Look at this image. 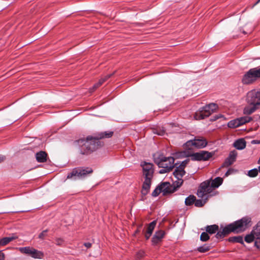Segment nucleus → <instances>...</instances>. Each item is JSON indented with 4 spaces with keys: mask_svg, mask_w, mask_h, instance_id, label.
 I'll use <instances>...</instances> for the list:
<instances>
[{
    "mask_svg": "<svg viewBox=\"0 0 260 260\" xmlns=\"http://www.w3.org/2000/svg\"><path fill=\"white\" fill-rule=\"evenodd\" d=\"M17 249L21 253L29 255L35 259H42L44 256L43 251L38 250L32 247H18Z\"/></svg>",
    "mask_w": 260,
    "mask_h": 260,
    "instance_id": "1a4fd4ad",
    "label": "nucleus"
},
{
    "mask_svg": "<svg viewBox=\"0 0 260 260\" xmlns=\"http://www.w3.org/2000/svg\"><path fill=\"white\" fill-rule=\"evenodd\" d=\"M185 174V171L181 167H176L173 175L177 180L173 182V185L177 188L180 187L182 184L183 182L182 177Z\"/></svg>",
    "mask_w": 260,
    "mask_h": 260,
    "instance_id": "9b49d317",
    "label": "nucleus"
},
{
    "mask_svg": "<svg viewBox=\"0 0 260 260\" xmlns=\"http://www.w3.org/2000/svg\"><path fill=\"white\" fill-rule=\"evenodd\" d=\"M17 238L16 236H11L9 237H4L0 239V246H5L9 243Z\"/></svg>",
    "mask_w": 260,
    "mask_h": 260,
    "instance_id": "4be33fe9",
    "label": "nucleus"
},
{
    "mask_svg": "<svg viewBox=\"0 0 260 260\" xmlns=\"http://www.w3.org/2000/svg\"><path fill=\"white\" fill-rule=\"evenodd\" d=\"M246 146V142L243 138L238 139L233 143V146L238 150H242L244 149Z\"/></svg>",
    "mask_w": 260,
    "mask_h": 260,
    "instance_id": "a211bd4d",
    "label": "nucleus"
},
{
    "mask_svg": "<svg viewBox=\"0 0 260 260\" xmlns=\"http://www.w3.org/2000/svg\"><path fill=\"white\" fill-rule=\"evenodd\" d=\"M104 82V80H99V82L94 84L92 87V88L90 89V92H92L94 90L98 88L100 86H101Z\"/></svg>",
    "mask_w": 260,
    "mask_h": 260,
    "instance_id": "72a5a7b5",
    "label": "nucleus"
},
{
    "mask_svg": "<svg viewBox=\"0 0 260 260\" xmlns=\"http://www.w3.org/2000/svg\"><path fill=\"white\" fill-rule=\"evenodd\" d=\"M206 203V201L205 200H195L194 202V205L196 207H202L204 205V204H205Z\"/></svg>",
    "mask_w": 260,
    "mask_h": 260,
    "instance_id": "2f4dec72",
    "label": "nucleus"
},
{
    "mask_svg": "<svg viewBox=\"0 0 260 260\" xmlns=\"http://www.w3.org/2000/svg\"><path fill=\"white\" fill-rule=\"evenodd\" d=\"M237 155L238 153L236 150H234L231 151L230 152L228 157L225 159L222 167H228L232 165L236 161Z\"/></svg>",
    "mask_w": 260,
    "mask_h": 260,
    "instance_id": "4468645a",
    "label": "nucleus"
},
{
    "mask_svg": "<svg viewBox=\"0 0 260 260\" xmlns=\"http://www.w3.org/2000/svg\"><path fill=\"white\" fill-rule=\"evenodd\" d=\"M231 174V170H229L225 174V175L226 176H228L229 175H230Z\"/></svg>",
    "mask_w": 260,
    "mask_h": 260,
    "instance_id": "49530a36",
    "label": "nucleus"
},
{
    "mask_svg": "<svg viewBox=\"0 0 260 260\" xmlns=\"http://www.w3.org/2000/svg\"><path fill=\"white\" fill-rule=\"evenodd\" d=\"M213 155L212 153L206 151H201L192 154L191 159L193 160H207Z\"/></svg>",
    "mask_w": 260,
    "mask_h": 260,
    "instance_id": "f8f14e48",
    "label": "nucleus"
},
{
    "mask_svg": "<svg viewBox=\"0 0 260 260\" xmlns=\"http://www.w3.org/2000/svg\"><path fill=\"white\" fill-rule=\"evenodd\" d=\"M84 245L87 248H89L91 246V243L89 242H86L84 243Z\"/></svg>",
    "mask_w": 260,
    "mask_h": 260,
    "instance_id": "79ce46f5",
    "label": "nucleus"
},
{
    "mask_svg": "<svg viewBox=\"0 0 260 260\" xmlns=\"http://www.w3.org/2000/svg\"><path fill=\"white\" fill-rule=\"evenodd\" d=\"M237 119L240 124V126H241L244 124H245L246 123L250 122L252 120V118L248 116H245L238 118Z\"/></svg>",
    "mask_w": 260,
    "mask_h": 260,
    "instance_id": "5701e85b",
    "label": "nucleus"
},
{
    "mask_svg": "<svg viewBox=\"0 0 260 260\" xmlns=\"http://www.w3.org/2000/svg\"><path fill=\"white\" fill-rule=\"evenodd\" d=\"M155 133H156V134H157L158 135H159V136H164L165 134V131L164 129H162V130H160V131L156 130V132H155Z\"/></svg>",
    "mask_w": 260,
    "mask_h": 260,
    "instance_id": "e433bc0d",
    "label": "nucleus"
},
{
    "mask_svg": "<svg viewBox=\"0 0 260 260\" xmlns=\"http://www.w3.org/2000/svg\"><path fill=\"white\" fill-rule=\"evenodd\" d=\"M113 135L112 131L101 132L95 136H88L86 139H80L76 141L79 146L81 154H88L96 150L101 145L100 140L111 138Z\"/></svg>",
    "mask_w": 260,
    "mask_h": 260,
    "instance_id": "f257e3e1",
    "label": "nucleus"
},
{
    "mask_svg": "<svg viewBox=\"0 0 260 260\" xmlns=\"http://www.w3.org/2000/svg\"><path fill=\"white\" fill-rule=\"evenodd\" d=\"M223 179L219 177H216L214 179L212 180L211 182V187L212 188H216L222 184Z\"/></svg>",
    "mask_w": 260,
    "mask_h": 260,
    "instance_id": "412c9836",
    "label": "nucleus"
},
{
    "mask_svg": "<svg viewBox=\"0 0 260 260\" xmlns=\"http://www.w3.org/2000/svg\"><path fill=\"white\" fill-rule=\"evenodd\" d=\"M160 190L164 196H166L168 194L171 193L175 190L177 188L174 185L173 187L171 186L170 183L165 182H163L159 185Z\"/></svg>",
    "mask_w": 260,
    "mask_h": 260,
    "instance_id": "2eb2a0df",
    "label": "nucleus"
},
{
    "mask_svg": "<svg viewBox=\"0 0 260 260\" xmlns=\"http://www.w3.org/2000/svg\"><path fill=\"white\" fill-rule=\"evenodd\" d=\"M228 126L230 128H236L240 126V124L237 118L230 121L228 123Z\"/></svg>",
    "mask_w": 260,
    "mask_h": 260,
    "instance_id": "a878e982",
    "label": "nucleus"
},
{
    "mask_svg": "<svg viewBox=\"0 0 260 260\" xmlns=\"http://www.w3.org/2000/svg\"><path fill=\"white\" fill-rule=\"evenodd\" d=\"M253 233H255L256 237V240L255 241L254 244L256 247L259 248L260 247V221L254 227Z\"/></svg>",
    "mask_w": 260,
    "mask_h": 260,
    "instance_id": "f3484780",
    "label": "nucleus"
},
{
    "mask_svg": "<svg viewBox=\"0 0 260 260\" xmlns=\"http://www.w3.org/2000/svg\"><path fill=\"white\" fill-rule=\"evenodd\" d=\"M258 172H259L260 173V166L258 167Z\"/></svg>",
    "mask_w": 260,
    "mask_h": 260,
    "instance_id": "09e8293b",
    "label": "nucleus"
},
{
    "mask_svg": "<svg viewBox=\"0 0 260 260\" xmlns=\"http://www.w3.org/2000/svg\"><path fill=\"white\" fill-rule=\"evenodd\" d=\"M47 153L43 151H41L36 154V159L40 162H45L47 160Z\"/></svg>",
    "mask_w": 260,
    "mask_h": 260,
    "instance_id": "6ab92c4d",
    "label": "nucleus"
},
{
    "mask_svg": "<svg viewBox=\"0 0 260 260\" xmlns=\"http://www.w3.org/2000/svg\"><path fill=\"white\" fill-rule=\"evenodd\" d=\"M246 101L249 105L244 108L243 112L245 114H251L260 106V89H254L248 92Z\"/></svg>",
    "mask_w": 260,
    "mask_h": 260,
    "instance_id": "7ed1b4c3",
    "label": "nucleus"
},
{
    "mask_svg": "<svg viewBox=\"0 0 260 260\" xmlns=\"http://www.w3.org/2000/svg\"><path fill=\"white\" fill-rule=\"evenodd\" d=\"M196 200V197L193 195H190L185 200V204L186 206H190L192 205Z\"/></svg>",
    "mask_w": 260,
    "mask_h": 260,
    "instance_id": "393cba45",
    "label": "nucleus"
},
{
    "mask_svg": "<svg viewBox=\"0 0 260 260\" xmlns=\"http://www.w3.org/2000/svg\"><path fill=\"white\" fill-rule=\"evenodd\" d=\"M151 234L147 233V232L145 234V238L146 239H148L151 236Z\"/></svg>",
    "mask_w": 260,
    "mask_h": 260,
    "instance_id": "a18cd8bd",
    "label": "nucleus"
},
{
    "mask_svg": "<svg viewBox=\"0 0 260 260\" xmlns=\"http://www.w3.org/2000/svg\"><path fill=\"white\" fill-rule=\"evenodd\" d=\"M185 145L188 149H192L194 148H203L207 146V141L203 138H195L193 140L187 141Z\"/></svg>",
    "mask_w": 260,
    "mask_h": 260,
    "instance_id": "9d476101",
    "label": "nucleus"
},
{
    "mask_svg": "<svg viewBox=\"0 0 260 260\" xmlns=\"http://www.w3.org/2000/svg\"><path fill=\"white\" fill-rule=\"evenodd\" d=\"M206 231L209 234H213L218 232L219 228L216 224L207 225L205 228Z\"/></svg>",
    "mask_w": 260,
    "mask_h": 260,
    "instance_id": "aec40b11",
    "label": "nucleus"
},
{
    "mask_svg": "<svg viewBox=\"0 0 260 260\" xmlns=\"http://www.w3.org/2000/svg\"><path fill=\"white\" fill-rule=\"evenodd\" d=\"M251 218L245 216L225 226L222 231H218L215 235L217 239H222L231 232L239 233L244 232L250 226Z\"/></svg>",
    "mask_w": 260,
    "mask_h": 260,
    "instance_id": "f03ea898",
    "label": "nucleus"
},
{
    "mask_svg": "<svg viewBox=\"0 0 260 260\" xmlns=\"http://www.w3.org/2000/svg\"><path fill=\"white\" fill-rule=\"evenodd\" d=\"M218 106L214 103H210L203 107L197 111L194 116L196 120H201L209 117L217 108Z\"/></svg>",
    "mask_w": 260,
    "mask_h": 260,
    "instance_id": "423d86ee",
    "label": "nucleus"
},
{
    "mask_svg": "<svg viewBox=\"0 0 260 260\" xmlns=\"http://www.w3.org/2000/svg\"><path fill=\"white\" fill-rule=\"evenodd\" d=\"M156 224V221L154 220L150 222L147 228V233L152 234V232L155 226V225Z\"/></svg>",
    "mask_w": 260,
    "mask_h": 260,
    "instance_id": "cd10ccee",
    "label": "nucleus"
},
{
    "mask_svg": "<svg viewBox=\"0 0 260 260\" xmlns=\"http://www.w3.org/2000/svg\"><path fill=\"white\" fill-rule=\"evenodd\" d=\"M211 187L209 181H205L202 183L198 190L197 195L200 198H203L205 195L210 192Z\"/></svg>",
    "mask_w": 260,
    "mask_h": 260,
    "instance_id": "ddd939ff",
    "label": "nucleus"
},
{
    "mask_svg": "<svg viewBox=\"0 0 260 260\" xmlns=\"http://www.w3.org/2000/svg\"><path fill=\"white\" fill-rule=\"evenodd\" d=\"M258 174V170L256 168L251 169L248 172L247 175L250 177H256Z\"/></svg>",
    "mask_w": 260,
    "mask_h": 260,
    "instance_id": "7c9ffc66",
    "label": "nucleus"
},
{
    "mask_svg": "<svg viewBox=\"0 0 260 260\" xmlns=\"http://www.w3.org/2000/svg\"><path fill=\"white\" fill-rule=\"evenodd\" d=\"M55 243L57 245H61L63 243V241L61 239H57L56 240Z\"/></svg>",
    "mask_w": 260,
    "mask_h": 260,
    "instance_id": "ea45409f",
    "label": "nucleus"
},
{
    "mask_svg": "<svg viewBox=\"0 0 260 260\" xmlns=\"http://www.w3.org/2000/svg\"><path fill=\"white\" fill-rule=\"evenodd\" d=\"M260 78V68L250 69L243 77L242 82L244 84H249Z\"/></svg>",
    "mask_w": 260,
    "mask_h": 260,
    "instance_id": "6e6552de",
    "label": "nucleus"
},
{
    "mask_svg": "<svg viewBox=\"0 0 260 260\" xmlns=\"http://www.w3.org/2000/svg\"><path fill=\"white\" fill-rule=\"evenodd\" d=\"M189 160L188 159H186L184 161H183L179 166H177L178 167H181L182 169H183V170H184V168L185 167V166L187 165V164H188Z\"/></svg>",
    "mask_w": 260,
    "mask_h": 260,
    "instance_id": "c9c22d12",
    "label": "nucleus"
},
{
    "mask_svg": "<svg viewBox=\"0 0 260 260\" xmlns=\"http://www.w3.org/2000/svg\"><path fill=\"white\" fill-rule=\"evenodd\" d=\"M259 2H260V0H257V1L255 3V5H257Z\"/></svg>",
    "mask_w": 260,
    "mask_h": 260,
    "instance_id": "de8ad7c7",
    "label": "nucleus"
},
{
    "mask_svg": "<svg viewBox=\"0 0 260 260\" xmlns=\"http://www.w3.org/2000/svg\"><path fill=\"white\" fill-rule=\"evenodd\" d=\"M209 234L206 231L203 232L200 236V240L203 242H206L209 239Z\"/></svg>",
    "mask_w": 260,
    "mask_h": 260,
    "instance_id": "c756f323",
    "label": "nucleus"
},
{
    "mask_svg": "<svg viewBox=\"0 0 260 260\" xmlns=\"http://www.w3.org/2000/svg\"><path fill=\"white\" fill-rule=\"evenodd\" d=\"M141 166L142 167L143 176L145 178L141 192L143 195L145 196L149 191L151 184V179L153 178L154 173L153 165L152 163L143 161L141 162Z\"/></svg>",
    "mask_w": 260,
    "mask_h": 260,
    "instance_id": "20e7f679",
    "label": "nucleus"
},
{
    "mask_svg": "<svg viewBox=\"0 0 260 260\" xmlns=\"http://www.w3.org/2000/svg\"><path fill=\"white\" fill-rule=\"evenodd\" d=\"M210 249V246L204 244L203 246H200L198 248L197 250L198 251L200 252H205L209 251Z\"/></svg>",
    "mask_w": 260,
    "mask_h": 260,
    "instance_id": "c85d7f7f",
    "label": "nucleus"
},
{
    "mask_svg": "<svg viewBox=\"0 0 260 260\" xmlns=\"http://www.w3.org/2000/svg\"><path fill=\"white\" fill-rule=\"evenodd\" d=\"M229 241L231 242H236V243H239L241 244H243V239L242 236H235L231 237L229 239Z\"/></svg>",
    "mask_w": 260,
    "mask_h": 260,
    "instance_id": "bb28decb",
    "label": "nucleus"
},
{
    "mask_svg": "<svg viewBox=\"0 0 260 260\" xmlns=\"http://www.w3.org/2000/svg\"><path fill=\"white\" fill-rule=\"evenodd\" d=\"M154 160L159 168H162L159 171V174H165L170 172L177 165V163L174 164V157H166L161 154L155 155Z\"/></svg>",
    "mask_w": 260,
    "mask_h": 260,
    "instance_id": "39448f33",
    "label": "nucleus"
},
{
    "mask_svg": "<svg viewBox=\"0 0 260 260\" xmlns=\"http://www.w3.org/2000/svg\"><path fill=\"white\" fill-rule=\"evenodd\" d=\"M113 74H114V73L108 74V75H106V76H105L104 78H101V79L104 80V82H105L107 80H108L109 78H110Z\"/></svg>",
    "mask_w": 260,
    "mask_h": 260,
    "instance_id": "58836bf2",
    "label": "nucleus"
},
{
    "mask_svg": "<svg viewBox=\"0 0 260 260\" xmlns=\"http://www.w3.org/2000/svg\"><path fill=\"white\" fill-rule=\"evenodd\" d=\"M1 160H2V159H1V158L0 157V161H1Z\"/></svg>",
    "mask_w": 260,
    "mask_h": 260,
    "instance_id": "8fccbe9b",
    "label": "nucleus"
},
{
    "mask_svg": "<svg viewBox=\"0 0 260 260\" xmlns=\"http://www.w3.org/2000/svg\"><path fill=\"white\" fill-rule=\"evenodd\" d=\"M251 143L252 144H260V140H253L251 141Z\"/></svg>",
    "mask_w": 260,
    "mask_h": 260,
    "instance_id": "a19ab883",
    "label": "nucleus"
},
{
    "mask_svg": "<svg viewBox=\"0 0 260 260\" xmlns=\"http://www.w3.org/2000/svg\"><path fill=\"white\" fill-rule=\"evenodd\" d=\"M5 258V254L2 252V251L0 250V260H4Z\"/></svg>",
    "mask_w": 260,
    "mask_h": 260,
    "instance_id": "c03bdc74",
    "label": "nucleus"
},
{
    "mask_svg": "<svg viewBox=\"0 0 260 260\" xmlns=\"http://www.w3.org/2000/svg\"><path fill=\"white\" fill-rule=\"evenodd\" d=\"M255 239H256V235L253 233V230L250 234L247 235L245 237V241L248 243L252 242Z\"/></svg>",
    "mask_w": 260,
    "mask_h": 260,
    "instance_id": "b1692460",
    "label": "nucleus"
},
{
    "mask_svg": "<svg viewBox=\"0 0 260 260\" xmlns=\"http://www.w3.org/2000/svg\"><path fill=\"white\" fill-rule=\"evenodd\" d=\"M47 230L43 231L42 233H41L39 234V238L43 239L44 238V237L45 236L46 233H47Z\"/></svg>",
    "mask_w": 260,
    "mask_h": 260,
    "instance_id": "4c0bfd02",
    "label": "nucleus"
},
{
    "mask_svg": "<svg viewBox=\"0 0 260 260\" xmlns=\"http://www.w3.org/2000/svg\"><path fill=\"white\" fill-rule=\"evenodd\" d=\"M165 235V232L162 230H158L156 231L152 238V242L153 244H157L160 242Z\"/></svg>",
    "mask_w": 260,
    "mask_h": 260,
    "instance_id": "dca6fc26",
    "label": "nucleus"
},
{
    "mask_svg": "<svg viewBox=\"0 0 260 260\" xmlns=\"http://www.w3.org/2000/svg\"><path fill=\"white\" fill-rule=\"evenodd\" d=\"M145 254V252L143 250H139L138 251L136 255V258L137 260H140Z\"/></svg>",
    "mask_w": 260,
    "mask_h": 260,
    "instance_id": "f704fd0d",
    "label": "nucleus"
},
{
    "mask_svg": "<svg viewBox=\"0 0 260 260\" xmlns=\"http://www.w3.org/2000/svg\"><path fill=\"white\" fill-rule=\"evenodd\" d=\"M93 172L91 168H76L68 174L67 178H73L74 179H81L85 177L88 174L92 173Z\"/></svg>",
    "mask_w": 260,
    "mask_h": 260,
    "instance_id": "0eeeda50",
    "label": "nucleus"
},
{
    "mask_svg": "<svg viewBox=\"0 0 260 260\" xmlns=\"http://www.w3.org/2000/svg\"><path fill=\"white\" fill-rule=\"evenodd\" d=\"M219 117H220V115H216L213 117V118L211 119V120H216L219 119Z\"/></svg>",
    "mask_w": 260,
    "mask_h": 260,
    "instance_id": "37998d69",
    "label": "nucleus"
},
{
    "mask_svg": "<svg viewBox=\"0 0 260 260\" xmlns=\"http://www.w3.org/2000/svg\"><path fill=\"white\" fill-rule=\"evenodd\" d=\"M161 192L159 185H158L152 192V196L154 197H157Z\"/></svg>",
    "mask_w": 260,
    "mask_h": 260,
    "instance_id": "473e14b6",
    "label": "nucleus"
}]
</instances>
